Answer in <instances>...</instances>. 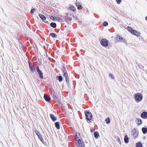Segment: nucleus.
<instances>
[{
	"label": "nucleus",
	"instance_id": "f257e3e1",
	"mask_svg": "<svg viewBox=\"0 0 147 147\" xmlns=\"http://www.w3.org/2000/svg\"><path fill=\"white\" fill-rule=\"evenodd\" d=\"M80 135V134L78 133H77L76 134L75 136L76 137L75 140L76 144L77 146H79L80 147H84V142L82 139L80 138L79 137Z\"/></svg>",
	"mask_w": 147,
	"mask_h": 147
},
{
	"label": "nucleus",
	"instance_id": "f03ea898",
	"mask_svg": "<svg viewBox=\"0 0 147 147\" xmlns=\"http://www.w3.org/2000/svg\"><path fill=\"white\" fill-rule=\"evenodd\" d=\"M85 112L86 119L88 121L91 120L92 119V113L91 112L86 111H85Z\"/></svg>",
	"mask_w": 147,
	"mask_h": 147
},
{
	"label": "nucleus",
	"instance_id": "7ed1b4c3",
	"mask_svg": "<svg viewBox=\"0 0 147 147\" xmlns=\"http://www.w3.org/2000/svg\"><path fill=\"white\" fill-rule=\"evenodd\" d=\"M143 98L142 95L140 93H138L135 94V100L138 102L141 101Z\"/></svg>",
	"mask_w": 147,
	"mask_h": 147
},
{
	"label": "nucleus",
	"instance_id": "20e7f679",
	"mask_svg": "<svg viewBox=\"0 0 147 147\" xmlns=\"http://www.w3.org/2000/svg\"><path fill=\"white\" fill-rule=\"evenodd\" d=\"M108 41L106 39H103L100 41L101 45L103 47H106L108 46Z\"/></svg>",
	"mask_w": 147,
	"mask_h": 147
},
{
	"label": "nucleus",
	"instance_id": "39448f33",
	"mask_svg": "<svg viewBox=\"0 0 147 147\" xmlns=\"http://www.w3.org/2000/svg\"><path fill=\"white\" fill-rule=\"evenodd\" d=\"M131 135H132L134 138H136L138 136V131L135 128H134L131 132Z\"/></svg>",
	"mask_w": 147,
	"mask_h": 147
},
{
	"label": "nucleus",
	"instance_id": "423d86ee",
	"mask_svg": "<svg viewBox=\"0 0 147 147\" xmlns=\"http://www.w3.org/2000/svg\"><path fill=\"white\" fill-rule=\"evenodd\" d=\"M36 68V71L39 75V77L41 79H43V74L42 71L40 69L39 67L38 66Z\"/></svg>",
	"mask_w": 147,
	"mask_h": 147
},
{
	"label": "nucleus",
	"instance_id": "0eeeda50",
	"mask_svg": "<svg viewBox=\"0 0 147 147\" xmlns=\"http://www.w3.org/2000/svg\"><path fill=\"white\" fill-rule=\"evenodd\" d=\"M63 76H64V78H65L66 80V82L68 83L69 82V78H68V74L67 72L66 71H64L63 72Z\"/></svg>",
	"mask_w": 147,
	"mask_h": 147
},
{
	"label": "nucleus",
	"instance_id": "6e6552de",
	"mask_svg": "<svg viewBox=\"0 0 147 147\" xmlns=\"http://www.w3.org/2000/svg\"><path fill=\"white\" fill-rule=\"evenodd\" d=\"M34 131L37 135L39 139L42 142L43 140V138L41 135L40 134V133L38 132V131L36 130H35Z\"/></svg>",
	"mask_w": 147,
	"mask_h": 147
},
{
	"label": "nucleus",
	"instance_id": "1a4fd4ad",
	"mask_svg": "<svg viewBox=\"0 0 147 147\" xmlns=\"http://www.w3.org/2000/svg\"><path fill=\"white\" fill-rule=\"evenodd\" d=\"M29 67L31 71L32 72H33L35 70V68L34 67V66L32 65V63L29 64Z\"/></svg>",
	"mask_w": 147,
	"mask_h": 147
},
{
	"label": "nucleus",
	"instance_id": "9d476101",
	"mask_svg": "<svg viewBox=\"0 0 147 147\" xmlns=\"http://www.w3.org/2000/svg\"><path fill=\"white\" fill-rule=\"evenodd\" d=\"M50 116L51 119L54 122L57 120V118L53 114H50Z\"/></svg>",
	"mask_w": 147,
	"mask_h": 147
},
{
	"label": "nucleus",
	"instance_id": "9b49d317",
	"mask_svg": "<svg viewBox=\"0 0 147 147\" xmlns=\"http://www.w3.org/2000/svg\"><path fill=\"white\" fill-rule=\"evenodd\" d=\"M141 117L143 118H145L147 117V112H143L141 115Z\"/></svg>",
	"mask_w": 147,
	"mask_h": 147
},
{
	"label": "nucleus",
	"instance_id": "f8f14e48",
	"mask_svg": "<svg viewBox=\"0 0 147 147\" xmlns=\"http://www.w3.org/2000/svg\"><path fill=\"white\" fill-rule=\"evenodd\" d=\"M44 98L45 100L47 101H49L50 100L51 98L49 96L44 94Z\"/></svg>",
	"mask_w": 147,
	"mask_h": 147
},
{
	"label": "nucleus",
	"instance_id": "ddd939ff",
	"mask_svg": "<svg viewBox=\"0 0 147 147\" xmlns=\"http://www.w3.org/2000/svg\"><path fill=\"white\" fill-rule=\"evenodd\" d=\"M39 16L43 21H44L46 20V18L44 15L40 14H39Z\"/></svg>",
	"mask_w": 147,
	"mask_h": 147
},
{
	"label": "nucleus",
	"instance_id": "4468645a",
	"mask_svg": "<svg viewBox=\"0 0 147 147\" xmlns=\"http://www.w3.org/2000/svg\"><path fill=\"white\" fill-rule=\"evenodd\" d=\"M55 125L56 128L57 129H59L60 128L59 123V122H57L55 123Z\"/></svg>",
	"mask_w": 147,
	"mask_h": 147
},
{
	"label": "nucleus",
	"instance_id": "2eb2a0df",
	"mask_svg": "<svg viewBox=\"0 0 147 147\" xmlns=\"http://www.w3.org/2000/svg\"><path fill=\"white\" fill-rule=\"evenodd\" d=\"M129 138L128 137L127 135H125V136L124 138V141L125 143H127L129 142Z\"/></svg>",
	"mask_w": 147,
	"mask_h": 147
},
{
	"label": "nucleus",
	"instance_id": "dca6fc26",
	"mask_svg": "<svg viewBox=\"0 0 147 147\" xmlns=\"http://www.w3.org/2000/svg\"><path fill=\"white\" fill-rule=\"evenodd\" d=\"M57 80H59V81L61 82H62L63 80V77L61 76H58L57 77Z\"/></svg>",
	"mask_w": 147,
	"mask_h": 147
},
{
	"label": "nucleus",
	"instance_id": "f3484780",
	"mask_svg": "<svg viewBox=\"0 0 147 147\" xmlns=\"http://www.w3.org/2000/svg\"><path fill=\"white\" fill-rule=\"evenodd\" d=\"M50 26L53 28H55L57 26L56 24L54 22H51L50 24Z\"/></svg>",
	"mask_w": 147,
	"mask_h": 147
},
{
	"label": "nucleus",
	"instance_id": "a211bd4d",
	"mask_svg": "<svg viewBox=\"0 0 147 147\" xmlns=\"http://www.w3.org/2000/svg\"><path fill=\"white\" fill-rule=\"evenodd\" d=\"M132 34L138 36H140V33L139 32L135 30H134Z\"/></svg>",
	"mask_w": 147,
	"mask_h": 147
},
{
	"label": "nucleus",
	"instance_id": "6ab92c4d",
	"mask_svg": "<svg viewBox=\"0 0 147 147\" xmlns=\"http://www.w3.org/2000/svg\"><path fill=\"white\" fill-rule=\"evenodd\" d=\"M127 30L131 33H132L134 30L131 28V27L128 26L127 27Z\"/></svg>",
	"mask_w": 147,
	"mask_h": 147
},
{
	"label": "nucleus",
	"instance_id": "aec40b11",
	"mask_svg": "<svg viewBox=\"0 0 147 147\" xmlns=\"http://www.w3.org/2000/svg\"><path fill=\"white\" fill-rule=\"evenodd\" d=\"M94 135L96 138H97L99 136V134L98 132L95 131L94 133Z\"/></svg>",
	"mask_w": 147,
	"mask_h": 147
},
{
	"label": "nucleus",
	"instance_id": "412c9836",
	"mask_svg": "<svg viewBox=\"0 0 147 147\" xmlns=\"http://www.w3.org/2000/svg\"><path fill=\"white\" fill-rule=\"evenodd\" d=\"M51 36L53 38H55L57 36V35L54 33H52L50 34L49 36Z\"/></svg>",
	"mask_w": 147,
	"mask_h": 147
},
{
	"label": "nucleus",
	"instance_id": "4be33fe9",
	"mask_svg": "<svg viewBox=\"0 0 147 147\" xmlns=\"http://www.w3.org/2000/svg\"><path fill=\"white\" fill-rule=\"evenodd\" d=\"M142 131L143 134H145L147 132V128L144 127H142Z\"/></svg>",
	"mask_w": 147,
	"mask_h": 147
},
{
	"label": "nucleus",
	"instance_id": "5701e85b",
	"mask_svg": "<svg viewBox=\"0 0 147 147\" xmlns=\"http://www.w3.org/2000/svg\"><path fill=\"white\" fill-rule=\"evenodd\" d=\"M137 124L138 125H140L142 123V120L141 119H139L138 118L137 119Z\"/></svg>",
	"mask_w": 147,
	"mask_h": 147
},
{
	"label": "nucleus",
	"instance_id": "b1692460",
	"mask_svg": "<svg viewBox=\"0 0 147 147\" xmlns=\"http://www.w3.org/2000/svg\"><path fill=\"white\" fill-rule=\"evenodd\" d=\"M136 147H142V145L140 142H139L136 144Z\"/></svg>",
	"mask_w": 147,
	"mask_h": 147
},
{
	"label": "nucleus",
	"instance_id": "393cba45",
	"mask_svg": "<svg viewBox=\"0 0 147 147\" xmlns=\"http://www.w3.org/2000/svg\"><path fill=\"white\" fill-rule=\"evenodd\" d=\"M70 10L75 11H76L75 7L73 5L69 7Z\"/></svg>",
	"mask_w": 147,
	"mask_h": 147
},
{
	"label": "nucleus",
	"instance_id": "a878e982",
	"mask_svg": "<svg viewBox=\"0 0 147 147\" xmlns=\"http://www.w3.org/2000/svg\"><path fill=\"white\" fill-rule=\"evenodd\" d=\"M56 20L57 21L59 22H63V20L62 19L59 17L56 18Z\"/></svg>",
	"mask_w": 147,
	"mask_h": 147
},
{
	"label": "nucleus",
	"instance_id": "bb28decb",
	"mask_svg": "<svg viewBox=\"0 0 147 147\" xmlns=\"http://www.w3.org/2000/svg\"><path fill=\"white\" fill-rule=\"evenodd\" d=\"M107 124H109L110 123V119L109 118H107L105 120Z\"/></svg>",
	"mask_w": 147,
	"mask_h": 147
},
{
	"label": "nucleus",
	"instance_id": "cd10ccee",
	"mask_svg": "<svg viewBox=\"0 0 147 147\" xmlns=\"http://www.w3.org/2000/svg\"><path fill=\"white\" fill-rule=\"evenodd\" d=\"M35 9L34 8L32 9L30 11L31 13L32 14H34V12L35 11Z\"/></svg>",
	"mask_w": 147,
	"mask_h": 147
},
{
	"label": "nucleus",
	"instance_id": "c85d7f7f",
	"mask_svg": "<svg viewBox=\"0 0 147 147\" xmlns=\"http://www.w3.org/2000/svg\"><path fill=\"white\" fill-rule=\"evenodd\" d=\"M108 23L107 22H104L103 23V25L104 26H106L108 25Z\"/></svg>",
	"mask_w": 147,
	"mask_h": 147
},
{
	"label": "nucleus",
	"instance_id": "c756f323",
	"mask_svg": "<svg viewBox=\"0 0 147 147\" xmlns=\"http://www.w3.org/2000/svg\"><path fill=\"white\" fill-rule=\"evenodd\" d=\"M81 4H82L79 2H76V6L77 7H78L79 6H80V5H81Z\"/></svg>",
	"mask_w": 147,
	"mask_h": 147
},
{
	"label": "nucleus",
	"instance_id": "7c9ffc66",
	"mask_svg": "<svg viewBox=\"0 0 147 147\" xmlns=\"http://www.w3.org/2000/svg\"><path fill=\"white\" fill-rule=\"evenodd\" d=\"M117 40L118 41H122V40H123V39L122 37H121L120 36H119Z\"/></svg>",
	"mask_w": 147,
	"mask_h": 147
},
{
	"label": "nucleus",
	"instance_id": "2f4dec72",
	"mask_svg": "<svg viewBox=\"0 0 147 147\" xmlns=\"http://www.w3.org/2000/svg\"><path fill=\"white\" fill-rule=\"evenodd\" d=\"M117 2V3L118 4H119L121 2V0H116Z\"/></svg>",
	"mask_w": 147,
	"mask_h": 147
},
{
	"label": "nucleus",
	"instance_id": "473e14b6",
	"mask_svg": "<svg viewBox=\"0 0 147 147\" xmlns=\"http://www.w3.org/2000/svg\"><path fill=\"white\" fill-rule=\"evenodd\" d=\"M62 71L63 72V71H66V70H65V68L64 66H63V67L62 69Z\"/></svg>",
	"mask_w": 147,
	"mask_h": 147
},
{
	"label": "nucleus",
	"instance_id": "72a5a7b5",
	"mask_svg": "<svg viewBox=\"0 0 147 147\" xmlns=\"http://www.w3.org/2000/svg\"><path fill=\"white\" fill-rule=\"evenodd\" d=\"M109 77L110 78H111L112 79L114 78V77L113 75L111 74H109Z\"/></svg>",
	"mask_w": 147,
	"mask_h": 147
},
{
	"label": "nucleus",
	"instance_id": "f704fd0d",
	"mask_svg": "<svg viewBox=\"0 0 147 147\" xmlns=\"http://www.w3.org/2000/svg\"><path fill=\"white\" fill-rule=\"evenodd\" d=\"M68 18L69 17H68V16H65V20L67 22H68L67 20H68Z\"/></svg>",
	"mask_w": 147,
	"mask_h": 147
},
{
	"label": "nucleus",
	"instance_id": "c9c22d12",
	"mask_svg": "<svg viewBox=\"0 0 147 147\" xmlns=\"http://www.w3.org/2000/svg\"><path fill=\"white\" fill-rule=\"evenodd\" d=\"M117 142H119V144L120 145L121 144V142H120V139L119 138H118L117 139Z\"/></svg>",
	"mask_w": 147,
	"mask_h": 147
},
{
	"label": "nucleus",
	"instance_id": "e433bc0d",
	"mask_svg": "<svg viewBox=\"0 0 147 147\" xmlns=\"http://www.w3.org/2000/svg\"><path fill=\"white\" fill-rule=\"evenodd\" d=\"M82 8V6H81V5H80V6H78V9H81Z\"/></svg>",
	"mask_w": 147,
	"mask_h": 147
},
{
	"label": "nucleus",
	"instance_id": "4c0bfd02",
	"mask_svg": "<svg viewBox=\"0 0 147 147\" xmlns=\"http://www.w3.org/2000/svg\"><path fill=\"white\" fill-rule=\"evenodd\" d=\"M123 42L125 44H126L127 43V41L126 40H125V39H124L123 40Z\"/></svg>",
	"mask_w": 147,
	"mask_h": 147
},
{
	"label": "nucleus",
	"instance_id": "58836bf2",
	"mask_svg": "<svg viewBox=\"0 0 147 147\" xmlns=\"http://www.w3.org/2000/svg\"><path fill=\"white\" fill-rule=\"evenodd\" d=\"M54 18H55V17L53 16H51L50 17V18L51 19H52V18L54 19Z\"/></svg>",
	"mask_w": 147,
	"mask_h": 147
},
{
	"label": "nucleus",
	"instance_id": "ea45409f",
	"mask_svg": "<svg viewBox=\"0 0 147 147\" xmlns=\"http://www.w3.org/2000/svg\"><path fill=\"white\" fill-rule=\"evenodd\" d=\"M95 131V130L94 129H91V132H92L93 131Z\"/></svg>",
	"mask_w": 147,
	"mask_h": 147
},
{
	"label": "nucleus",
	"instance_id": "a19ab883",
	"mask_svg": "<svg viewBox=\"0 0 147 147\" xmlns=\"http://www.w3.org/2000/svg\"><path fill=\"white\" fill-rule=\"evenodd\" d=\"M72 18L71 17H69L68 18V20H69L70 21L71 20Z\"/></svg>",
	"mask_w": 147,
	"mask_h": 147
},
{
	"label": "nucleus",
	"instance_id": "79ce46f5",
	"mask_svg": "<svg viewBox=\"0 0 147 147\" xmlns=\"http://www.w3.org/2000/svg\"><path fill=\"white\" fill-rule=\"evenodd\" d=\"M145 19H146V20L147 21V16H146L145 17Z\"/></svg>",
	"mask_w": 147,
	"mask_h": 147
},
{
	"label": "nucleus",
	"instance_id": "37998d69",
	"mask_svg": "<svg viewBox=\"0 0 147 147\" xmlns=\"http://www.w3.org/2000/svg\"><path fill=\"white\" fill-rule=\"evenodd\" d=\"M49 45L48 44H47V46H48Z\"/></svg>",
	"mask_w": 147,
	"mask_h": 147
}]
</instances>
